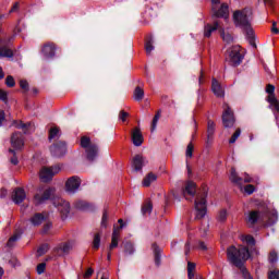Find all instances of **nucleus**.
<instances>
[{
  "mask_svg": "<svg viewBox=\"0 0 279 279\" xmlns=\"http://www.w3.org/2000/svg\"><path fill=\"white\" fill-rule=\"evenodd\" d=\"M101 228H108V210H105L102 214Z\"/></svg>",
  "mask_w": 279,
  "mask_h": 279,
  "instance_id": "5fc2aeb1",
  "label": "nucleus"
},
{
  "mask_svg": "<svg viewBox=\"0 0 279 279\" xmlns=\"http://www.w3.org/2000/svg\"><path fill=\"white\" fill-rule=\"evenodd\" d=\"M45 269H47V264L40 263L37 265L36 271L40 276L41 274H45Z\"/></svg>",
  "mask_w": 279,
  "mask_h": 279,
  "instance_id": "6e6d98bb",
  "label": "nucleus"
},
{
  "mask_svg": "<svg viewBox=\"0 0 279 279\" xmlns=\"http://www.w3.org/2000/svg\"><path fill=\"white\" fill-rule=\"evenodd\" d=\"M233 23L235 27L245 29L252 25L250 21V11L247 9L238 10L233 13Z\"/></svg>",
  "mask_w": 279,
  "mask_h": 279,
  "instance_id": "20e7f679",
  "label": "nucleus"
},
{
  "mask_svg": "<svg viewBox=\"0 0 279 279\" xmlns=\"http://www.w3.org/2000/svg\"><path fill=\"white\" fill-rule=\"evenodd\" d=\"M219 29V23L215 22L214 25L205 24L204 26V37L210 38L213 36L214 32H217Z\"/></svg>",
  "mask_w": 279,
  "mask_h": 279,
  "instance_id": "bb28decb",
  "label": "nucleus"
},
{
  "mask_svg": "<svg viewBox=\"0 0 279 279\" xmlns=\"http://www.w3.org/2000/svg\"><path fill=\"white\" fill-rule=\"evenodd\" d=\"M8 92L0 88V101L8 104Z\"/></svg>",
  "mask_w": 279,
  "mask_h": 279,
  "instance_id": "4d7b16f0",
  "label": "nucleus"
},
{
  "mask_svg": "<svg viewBox=\"0 0 279 279\" xmlns=\"http://www.w3.org/2000/svg\"><path fill=\"white\" fill-rule=\"evenodd\" d=\"M268 260L270 265H276V263H278V253H276V251H271L269 253Z\"/></svg>",
  "mask_w": 279,
  "mask_h": 279,
  "instance_id": "37998d69",
  "label": "nucleus"
},
{
  "mask_svg": "<svg viewBox=\"0 0 279 279\" xmlns=\"http://www.w3.org/2000/svg\"><path fill=\"white\" fill-rule=\"evenodd\" d=\"M221 38L223 43H227V45H231V43H234V37H232L230 33L222 32Z\"/></svg>",
  "mask_w": 279,
  "mask_h": 279,
  "instance_id": "a19ab883",
  "label": "nucleus"
},
{
  "mask_svg": "<svg viewBox=\"0 0 279 279\" xmlns=\"http://www.w3.org/2000/svg\"><path fill=\"white\" fill-rule=\"evenodd\" d=\"M193 149H194L193 143H190L185 150V158H193Z\"/></svg>",
  "mask_w": 279,
  "mask_h": 279,
  "instance_id": "603ef678",
  "label": "nucleus"
},
{
  "mask_svg": "<svg viewBox=\"0 0 279 279\" xmlns=\"http://www.w3.org/2000/svg\"><path fill=\"white\" fill-rule=\"evenodd\" d=\"M56 51H58V46L53 43H47L41 48L45 60H53V58H56Z\"/></svg>",
  "mask_w": 279,
  "mask_h": 279,
  "instance_id": "9d476101",
  "label": "nucleus"
},
{
  "mask_svg": "<svg viewBox=\"0 0 279 279\" xmlns=\"http://www.w3.org/2000/svg\"><path fill=\"white\" fill-rule=\"evenodd\" d=\"M13 125H15V128L17 130H23L24 134H28L27 129L29 128V125H32L31 123H23V121H13Z\"/></svg>",
  "mask_w": 279,
  "mask_h": 279,
  "instance_id": "f704fd0d",
  "label": "nucleus"
},
{
  "mask_svg": "<svg viewBox=\"0 0 279 279\" xmlns=\"http://www.w3.org/2000/svg\"><path fill=\"white\" fill-rule=\"evenodd\" d=\"M19 239H21V234H19V233L11 236L7 243L8 247H12L14 245V243H16V241H19Z\"/></svg>",
  "mask_w": 279,
  "mask_h": 279,
  "instance_id": "09e8293b",
  "label": "nucleus"
},
{
  "mask_svg": "<svg viewBox=\"0 0 279 279\" xmlns=\"http://www.w3.org/2000/svg\"><path fill=\"white\" fill-rule=\"evenodd\" d=\"M58 210L61 213L62 219H66L71 213V204L66 201H60L58 205Z\"/></svg>",
  "mask_w": 279,
  "mask_h": 279,
  "instance_id": "4be33fe9",
  "label": "nucleus"
},
{
  "mask_svg": "<svg viewBox=\"0 0 279 279\" xmlns=\"http://www.w3.org/2000/svg\"><path fill=\"white\" fill-rule=\"evenodd\" d=\"M71 250H73V241L60 243L54 251L59 256H62L71 254Z\"/></svg>",
  "mask_w": 279,
  "mask_h": 279,
  "instance_id": "dca6fc26",
  "label": "nucleus"
},
{
  "mask_svg": "<svg viewBox=\"0 0 279 279\" xmlns=\"http://www.w3.org/2000/svg\"><path fill=\"white\" fill-rule=\"evenodd\" d=\"M268 279H279V270L275 269L268 272Z\"/></svg>",
  "mask_w": 279,
  "mask_h": 279,
  "instance_id": "680f3d73",
  "label": "nucleus"
},
{
  "mask_svg": "<svg viewBox=\"0 0 279 279\" xmlns=\"http://www.w3.org/2000/svg\"><path fill=\"white\" fill-rule=\"evenodd\" d=\"M81 147L85 149L88 162H95L97 160V156H99V145L92 143L90 137L83 136L81 138Z\"/></svg>",
  "mask_w": 279,
  "mask_h": 279,
  "instance_id": "f03ea898",
  "label": "nucleus"
},
{
  "mask_svg": "<svg viewBox=\"0 0 279 279\" xmlns=\"http://www.w3.org/2000/svg\"><path fill=\"white\" fill-rule=\"evenodd\" d=\"M154 49H156V47H154V36L149 35L145 41V50L147 56H149V53H151Z\"/></svg>",
  "mask_w": 279,
  "mask_h": 279,
  "instance_id": "7c9ffc66",
  "label": "nucleus"
},
{
  "mask_svg": "<svg viewBox=\"0 0 279 279\" xmlns=\"http://www.w3.org/2000/svg\"><path fill=\"white\" fill-rule=\"evenodd\" d=\"M46 219L47 218L44 214L36 213L34 216L29 218V222L32 223V226L36 228L38 226H43V222L46 221Z\"/></svg>",
  "mask_w": 279,
  "mask_h": 279,
  "instance_id": "b1692460",
  "label": "nucleus"
},
{
  "mask_svg": "<svg viewBox=\"0 0 279 279\" xmlns=\"http://www.w3.org/2000/svg\"><path fill=\"white\" fill-rule=\"evenodd\" d=\"M134 252H136V250L134 248V244H132V242H126L124 244V253L132 256V254H134Z\"/></svg>",
  "mask_w": 279,
  "mask_h": 279,
  "instance_id": "ea45409f",
  "label": "nucleus"
},
{
  "mask_svg": "<svg viewBox=\"0 0 279 279\" xmlns=\"http://www.w3.org/2000/svg\"><path fill=\"white\" fill-rule=\"evenodd\" d=\"M5 85L8 86V88H14L16 86V81H14V76L12 75L7 76Z\"/></svg>",
  "mask_w": 279,
  "mask_h": 279,
  "instance_id": "c03bdc74",
  "label": "nucleus"
},
{
  "mask_svg": "<svg viewBox=\"0 0 279 279\" xmlns=\"http://www.w3.org/2000/svg\"><path fill=\"white\" fill-rule=\"evenodd\" d=\"M217 221H219V223H226V221L228 220V210L227 209H221L217 217H216Z\"/></svg>",
  "mask_w": 279,
  "mask_h": 279,
  "instance_id": "c9c22d12",
  "label": "nucleus"
},
{
  "mask_svg": "<svg viewBox=\"0 0 279 279\" xmlns=\"http://www.w3.org/2000/svg\"><path fill=\"white\" fill-rule=\"evenodd\" d=\"M50 154L53 158H63L66 156V143L58 142L50 146Z\"/></svg>",
  "mask_w": 279,
  "mask_h": 279,
  "instance_id": "1a4fd4ad",
  "label": "nucleus"
},
{
  "mask_svg": "<svg viewBox=\"0 0 279 279\" xmlns=\"http://www.w3.org/2000/svg\"><path fill=\"white\" fill-rule=\"evenodd\" d=\"M60 166L52 167H44L39 172V178L41 182H51L53 180V175L60 173Z\"/></svg>",
  "mask_w": 279,
  "mask_h": 279,
  "instance_id": "6e6552de",
  "label": "nucleus"
},
{
  "mask_svg": "<svg viewBox=\"0 0 279 279\" xmlns=\"http://www.w3.org/2000/svg\"><path fill=\"white\" fill-rule=\"evenodd\" d=\"M94 269L93 268H88L84 275L85 278H90V276H93L94 274Z\"/></svg>",
  "mask_w": 279,
  "mask_h": 279,
  "instance_id": "774afa93",
  "label": "nucleus"
},
{
  "mask_svg": "<svg viewBox=\"0 0 279 279\" xmlns=\"http://www.w3.org/2000/svg\"><path fill=\"white\" fill-rule=\"evenodd\" d=\"M227 256L229 263L231 265H234V267H238L242 274V278L244 279H254L252 278V275L250 271H247V268H245L244 264L245 260L250 258V248L247 247H240L236 248L235 246H230L227 250Z\"/></svg>",
  "mask_w": 279,
  "mask_h": 279,
  "instance_id": "f257e3e1",
  "label": "nucleus"
},
{
  "mask_svg": "<svg viewBox=\"0 0 279 279\" xmlns=\"http://www.w3.org/2000/svg\"><path fill=\"white\" fill-rule=\"evenodd\" d=\"M93 247L94 250H99V247H101V234L96 233L94 235Z\"/></svg>",
  "mask_w": 279,
  "mask_h": 279,
  "instance_id": "58836bf2",
  "label": "nucleus"
},
{
  "mask_svg": "<svg viewBox=\"0 0 279 279\" xmlns=\"http://www.w3.org/2000/svg\"><path fill=\"white\" fill-rule=\"evenodd\" d=\"M158 180V175L154 174V172H149L143 180V186H151V182H156Z\"/></svg>",
  "mask_w": 279,
  "mask_h": 279,
  "instance_id": "2f4dec72",
  "label": "nucleus"
},
{
  "mask_svg": "<svg viewBox=\"0 0 279 279\" xmlns=\"http://www.w3.org/2000/svg\"><path fill=\"white\" fill-rule=\"evenodd\" d=\"M74 208H76V210H90V208H93V205H90L86 201H77L74 204Z\"/></svg>",
  "mask_w": 279,
  "mask_h": 279,
  "instance_id": "c756f323",
  "label": "nucleus"
},
{
  "mask_svg": "<svg viewBox=\"0 0 279 279\" xmlns=\"http://www.w3.org/2000/svg\"><path fill=\"white\" fill-rule=\"evenodd\" d=\"M151 250H153V254H154V260H155V265L156 267H160V265H162V248H160V246H158V244L154 243L151 245Z\"/></svg>",
  "mask_w": 279,
  "mask_h": 279,
  "instance_id": "412c9836",
  "label": "nucleus"
},
{
  "mask_svg": "<svg viewBox=\"0 0 279 279\" xmlns=\"http://www.w3.org/2000/svg\"><path fill=\"white\" fill-rule=\"evenodd\" d=\"M9 154H12V155H13V156L10 158L11 165H14V166L19 165V157H16V150L10 148V149H9Z\"/></svg>",
  "mask_w": 279,
  "mask_h": 279,
  "instance_id": "49530a36",
  "label": "nucleus"
},
{
  "mask_svg": "<svg viewBox=\"0 0 279 279\" xmlns=\"http://www.w3.org/2000/svg\"><path fill=\"white\" fill-rule=\"evenodd\" d=\"M121 236V233L117 228L113 229L112 235H111V244L109 246V250H114V247H119V238Z\"/></svg>",
  "mask_w": 279,
  "mask_h": 279,
  "instance_id": "cd10ccee",
  "label": "nucleus"
},
{
  "mask_svg": "<svg viewBox=\"0 0 279 279\" xmlns=\"http://www.w3.org/2000/svg\"><path fill=\"white\" fill-rule=\"evenodd\" d=\"M198 250H203V252H206L208 250V246H206V243L204 242H198Z\"/></svg>",
  "mask_w": 279,
  "mask_h": 279,
  "instance_id": "69168bd1",
  "label": "nucleus"
},
{
  "mask_svg": "<svg viewBox=\"0 0 279 279\" xmlns=\"http://www.w3.org/2000/svg\"><path fill=\"white\" fill-rule=\"evenodd\" d=\"M215 121L208 120L207 122V143H210L213 141V136L215 135Z\"/></svg>",
  "mask_w": 279,
  "mask_h": 279,
  "instance_id": "c85d7f7f",
  "label": "nucleus"
},
{
  "mask_svg": "<svg viewBox=\"0 0 279 279\" xmlns=\"http://www.w3.org/2000/svg\"><path fill=\"white\" fill-rule=\"evenodd\" d=\"M244 241L247 243V245H256V239H254L252 235H245Z\"/></svg>",
  "mask_w": 279,
  "mask_h": 279,
  "instance_id": "bf43d9fd",
  "label": "nucleus"
},
{
  "mask_svg": "<svg viewBox=\"0 0 279 279\" xmlns=\"http://www.w3.org/2000/svg\"><path fill=\"white\" fill-rule=\"evenodd\" d=\"M206 197H208V193L204 192L202 197H197L194 202V208L196 210L195 219H204L206 215H208V206L206 204Z\"/></svg>",
  "mask_w": 279,
  "mask_h": 279,
  "instance_id": "39448f33",
  "label": "nucleus"
},
{
  "mask_svg": "<svg viewBox=\"0 0 279 279\" xmlns=\"http://www.w3.org/2000/svg\"><path fill=\"white\" fill-rule=\"evenodd\" d=\"M133 97L135 101H143V97H145V90H143L141 86L135 87Z\"/></svg>",
  "mask_w": 279,
  "mask_h": 279,
  "instance_id": "72a5a7b5",
  "label": "nucleus"
},
{
  "mask_svg": "<svg viewBox=\"0 0 279 279\" xmlns=\"http://www.w3.org/2000/svg\"><path fill=\"white\" fill-rule=\"evenodd\" d=\"M245 178L243 179L242 177L239 175V173H236V169L231 168V173L229 177L230 182H232V184H236L238 186H241V184H243V182L245 183H250L252 182V178H250L247 175V173H245Z\"/></svg>",
  "mask_w": 279,
  "mask_h": 279,
  "instance_id": "ddd939ff",
  "label": "nucleus"
},
{
  "mask_svg": "<svg viewBox=\"0 0 279 279\" xmlns=\"http://www.w3.org/2000/svg\"><path fill=\"white\" fill-rule=\"evenodd\" d=\"M195 270V263H187V271L193 272Z\"/></svg>",
  "mask_w": 279,
  "mask_h": 279,
  "instance_id": "338daca9",
  "label": "nucleus"
},
{
  "mask_svg": "<svg viewBox=\"0 0 279 279\" xmlns=\"http://www.w3.org/2000/svg\"><path fill=\"white\" fill-rule=\"evenodd\" d=\"M81 184H82V181L80 180V177H72L68 179L65 183L66 193H71V194L77 193V191H80Z\"/></svg>",
  "mask_w": 279,
  "mask_h": 279,
  "instance_id": "9b49d317",
  "label": "nucleus"
},
{
  "mask_svg": "<svg viewBox=\"0 0 279 279\" xmlns=\"http://www.w3.org/2000/svg\"><path fill=\"white\" fill-rule=\"evenodd\" d=\"M227 60L231 66H239L243 62V54H241V46H232L227 50Z\"/></svg>",
  "mask_w": 279,
  "mask_h": 279,
  "instance_id": "423d86ee",
  "label": "nucleus"
},
{
  "mask_svg": "<svg viewBox=\"0 0 279 279\" xmlns=\"http://www.w3.org/2000/svg\"><path fill=\"white\" fill-rule=\"evenodd\" d=\"M211 90H213L214 95L216 97H219L220 99L226 97V92L223 90V87L221 86L219 81H217V78H213V81H211Z\"/></svg>",
  "mask_w": 279,
  "mask_h": 279,
  "instance_id": "6ab92c4d",
  "label": "nucleus"
},
{
  "mask_svg": "<svg viewBox=\"0 0 279 279\" xmlns=\"http://www.w3.org/2000/svg\"><path fill=\"white\" fill-rule=\"evenodd\" d=\"M130 117V113L121 110L119 113V119L120 121H123V123H125L126 119Z\"/></svg>",
  "mask_w": 279,
  "mask_h": 279,
  "instance_id": "0e129e2a",
  "label": "nucleus"
},
{
  "mask_svg": "<svg viewBox=\"0 0 279 279\" xmlns=\"http://www.w3.org/2000/svg\"><path fill=\"white\" fill-rule=\"evenodd\" d=\"M51 228H53V223H51V221L46 222L43 226V229L40 231V234H49V231L51 230Z\"/></svg>",
  "mask_w": 279,
  "mask_h": 279,
  "instance_id": "a18cd8bd",
  "label": "nucleus"
},
{
  "mask_svg": "<svg viewBox=\"0 0 279 279\" xmlns=\"http://www.w3.org/2000/svg\"><path fill=\"white\" fill-rule=\"evenodd\" d=\"M54 193V187H38L33 198L35 206H43V204H46L51 199V197H53Z\"/></svg>",
  "mask_w": 279,
  "mask_h": 279,
  "instance_id": "7ed1b4c3",
  "label": "nucleus"
},
{
  "mask_svg": "<svg viewBox=\"0 0 279 279\" xmlns=\"http://www.w3.org/2000/svg\"><path fill=\"white\" fill-rule=\"evenodd\" d=\"M276 223H278V211L277 210L268 211L265 226L269 228L271 226H276Z\"/></svg>",
  "mask_w": 279,
  "mask_h": 279,
  "instance_id": "393cba45",
  "label": "nucleus"
},
{
  "mask_svg": "<svg viewBox=\"0 0 279 279\" xmlns=\"http://www.w3.org/2000/svg\"><path fill=\"white\" fill-rule=\"evenodd\" d=\"M147 162H148L147 158L143 157V155H135L133 157L131 167H132L133 171L143 173V167H145V165H147Z\"/></svg>",
  "mask_w": 279,
  "mask_h": 279,
  "instance_id": "f8f14e48",
  "label": "nucleus"
},
{
  "mask_svg": "<svg viewBox=\"0 0 279 279\" xmlns=\"http://www.w3.org/2000/svg\"><path fill=\"white\" fill-rule=\"evenodd\" d=\"M266 100L268 101L269 106L278 102V98H276V94H268V97Z\"/></svg>",
  "mask_w": 279,
  "mask_h": 279,
  "instance_id": "13d9d810",
  "label": "nucleus"
},
{
  "mask_svg": "<svg viewBox=\"0 0 279 279\" xmlns=\"http://www.w3.org/2000/svg\"><path fill=\"white\" fill-rule=\"evenodd\" d=\"M47 252H49V244H47V243L41 244V245L37 248V254H38V256H45V254H47Z\"/></svg>",
  "mask_w": 279,
  "mask_h": 279,
  "instance_id": "79ce46f5",
  "label": "nucleus"
},
{
  "mask_svg": "<svg viewBox=\"0 0 279 279\" xmlns=\"http://www.w3.org/2000/svg\"><path fill=\"white\" fill-rule=\"evenodd\" d=\"M131 138H132V143L135 147H141V145H143V141H144L143 133L141 132V129L135 128L132 131Z\"/></svg>",
  "mask_w": 279,
  "mask_h": 279,
  "instance_id": "aec40b11",
  "label": "nucleus"
},
{
  "mask_svg": "<svg viewBox=\"0 0 279 279\" xmlns=\"http://www.w3.org/2000/svg\"><path fill=\"white\" fill-rule=\"evenodd\" d=\"M222 125L223 128H234V123H236V118H234V111L228 104H223L222 106Z\"/></svg>",
  "mask_w": 279,
  "mask_h": 279,
  "instance_id": "0eeeda50",
  "label": "nucleus"
},
{
  "mask_svg": "<svg viewBox=\"0 0 279 279\" xmlns=\"http://www.w3.org/2000/svg\"><path fill=\"white\" fill-rule=\"evenodd\" d=\"M159 120H160V112L155 114V117L153 118L151 132H154L156 130Z\"/></svg>",
  "mask_w": 279,
  "mask_h": 279,
  "instance_id": "864d4df0",
  "label": "nucleus"
},
{
  "mask_svg": "<svg viewBox=\"0 0 279 279\" xmlns=\"http://www.w3.org/2000/svg\"><path fill=\"white\" fill-rule=\"evenodd\" d=\"M26 197H27V194L25 193V190L23 187H16L12 195V199L14 204H17V205L23 204Z\"/></svg>",
  "mask_w": 279,
  "mask_h": 279,
  "instance_id": "a211bd4d",
  "label": "nucleus"
},
{
  "mask_svg": "<svg viewBox=\"0 0 279 279\" xmlns=\"http://www.w3.org/2000/svg\"><path fill=\"white\" fill-rule=\"evenodd\" d=\"M197 191V184L193 181H189L183 191V195H190L192 198L195 197V193Z\"/></svg>",
  "mask_w": 279,
  "mask_h": 279,
  "instance_id": "a878e982",
  "label": "nucleus"
},
{
  "mask_svg": "<svg viewBox=\"0 0 279 279\" xmlns=\"http://www.w3.org/2000/svg\"><path fill=\"white\" fill-rule=\"evenodd\" d=\"M266 93L268 94V95H276L275 93H276V86H274L272 84H268L267 86H266Z\"/></svg>",
  "mask_w": 279,
  "mask_h": 279,
  "instance_id": "e2e57ef3",
  "label": "nucleus"
},
{
  "mask_svg": "<svg viewBox=\"0 0 279 279\" xmlns=\"http://www.w3.org/2000/svg\"><path fill=\"white\" fill-rule=\"evenodd\" d=\"M24 145H25V141L23 137V133L14 132L11 136V146L14 149H23Z\"/></svg>",
  "mask_w": 279,
  "mask_h": 279,
  "instance_id": "4468645a",
  "label": "nucleus"
},
{
  "mask_svg": "<svg viewBox=\"0 0 279 279\" xmlns=\"http://www.w3.org/2000/svg\"><path fill=\"white\" fill-rule=\"evenodd\" d=\"M0 58H9L10 60H14V51L7 47H0Z\"/></svg>",
  "mask_w": 279,
  "mask_h": 279,
  "instance_id": "473e14b6",
  "label": "nucleus"
},
{
  "mask_svg": "<svg viewBox=\"0 0 279 279\" xmlns=\"http://www.w3.org/2000/svg\"><path fill=\"white\" fill-rule=\"evenodd\" d=\"M49 141H53V138H60V129L58 128H52L49 131Z\"/></svg>",
  "mask_w": 279,
  "mask_h": 279,
  "instance_id": "4c0bfd02",
  "label": "nucleus"
},
{
  "mask_svg": "<svg viewBox=\"0 0 279 279\" xmlns=\"http://www.w3.org/2000/svg\"><path fill=\"white\" fill-rule=\"evenodd\" d=\"M258 219H260V211L252 210L246 217V222L248 223V226H256V223H258Z\"/></svg>",
  "mask_w": 279,
  "mask_h": 279,
  "instance_id": "5701e85b",
  "label": "nucleus"
},
{
  "mask_svg": "<svg viewBox=\"0 0 279 279\" xmlns=\"http://www.w3.org/2000/svg\"><path fill=\"white\" fill-rule=\"evenodd\" d=\"M245 194L246 195H252V193H254V191H256V187L252 184H248L244 187Z\"/></svg>",
  "mask_w": 279,
  "mask_h": 279,
  "instance_id": "052dcab7",
  "label": "nucleus"
},
{
  "mask_svg": "<svg viewBox=\"0 0 279 279\" xmlns=\"http://www.w3.org/2000/svg\"><path fill=\"white\" fill-rule=\"evenodd\" d=\"M20 88H22V90H24V93H28L29 92V83L26 80H21Z\"/></svg>",
  "mask_w": 279,
  "mask_h": 279,
  "instance_id": "3c124183",
  "label": "nucleus"
},
{
  "mask_svg": "<svg viewBox=\"0 0 279 279\" xmlns=\"http://www.w3.org/2000/svg\"><path fill=\"white\" fill-rule=\"evenodd\" d=\"M213 16L216 19H228L230 16V7L227 3H222L219 9L213 8Z\"/></svg>",
  "mask_w": 279,
  "mask_h": 279,
  "instance_id": "2eb2a0df",
  "label": "nucleus"
},
{
  "mask_svg": "<svg viewBox=\"0 0 279 279\" xmlns=\"http://www.w3.org/2000/svg\"><path fill=\"white\" fill-rule=\"evenodd\" d=\"M239 136H241V129H236L235 132L232 134L231 138L229 140L230 145L236 143Z\"/></svg>",
  "mask_w": 279,
  "mask_h": 279,
  "instance_id": "de8ad7c7",
  "label": "nucleus"
},
{
  "mask_svg": "<svg viewBox=\"0 0 279 279\" xmlns=\"http://www.w3.org/2000/svg\"><path fill=\"white\" fill-rule=\"evenodd\" d=\"M270 110H272L276 119H278V112H279V100L277 102H272V105H269Z\"/></svg>",
  "mask_w": 279,
  "mask_h": 279,
  "instance_id": "8fccbe9b",
  "label": "nucleus"
},
{
  "mask_svg": "<svg viewBox=\"0 0 279 279\" xmlns=\"http://www.w3.org/2000/svg\"><path fill=\"white\" fill-rule=\"evenodd\" d=\"M154 210V205L151 202H147L146 204L143 205L142 207V214L143 215H151V211Z\"/></svg>",
  "mask_w": 279,
  "mask_h": 279,
  "instance_id": "e433bc0d",
  "label": "nucleus"
},
{
  "mask_svg": "<svg viewBox=\"0 0 279 279\" xmlns=\"http://www.w3.org/2000/svg\"><path fill=\"white\" fill-rule=\"evenodd\" d=\"M243 34L245 35V38L247 43H250L251 47H254L256 49V34H254V28L251 26H246V28H242Z\"/></svg>",
  "mask_w": 279,
  "mask_h": 279,
  "instance_id": "f3484780",
  "label": "nucleus"
}]
</instances>
